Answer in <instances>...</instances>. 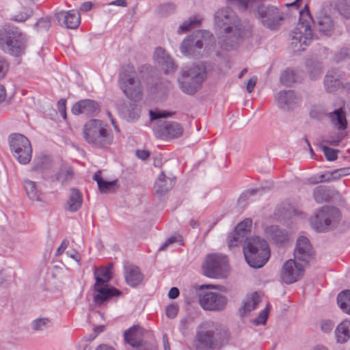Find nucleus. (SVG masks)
<instances>
[{"mask_svg":"<svg viewBox=\"0 0 350 350\" xmlns=\"http://www.w3.org/2000/svg\"><path fill=\"white\" fill-rule=\"evenodd\" d=\"M214 25L218 43L224 50L236 49L244 40L252 36L251 25L241 21L228 7L215 12Z\"/></svg>","mask_w":350,"mask_h":350,"instance_id":"f257e3e1","label":"nucleus"},{"mask_svg":"<svg viewBox=\"0 0 350 350\" xmlns=\"http://www.w3.org/2000/svg\"><path fill=\"white\" fill-rule=\"evenodd\" d=\"M228 339L226 329L212 321H206L196 327L193 347L196 350H214L226 344Z\"/></svg>","mask_w":350,"mask_h":350,"instance_id":"f03ea898","label":"nucleus"},{"mask_svg":"<svg viewBox=\"0 0 350 350\" xmlns=\"http://www.w3.org/2000/svg\"><path fill=\"white\" fill-rule=\"evenodd\" d=\"M207 77V68L204 62L187 65L180 71L178 82L183 92L193 95L198 92Z\"/></svg>","mask_w":350,"mask_h":350,"instance_id":"7ed1b4c3","label":"nucleus"},{"mask_svg":"<svg viewBox=\"0 0 350 350\" xmlns=\"http://www.w3.org/2000/svg\"><path fill=\"white\" fill-rule=\"evenodd\" d=\"M112 264L107 267H95L94 275L96 282L94 285L93 301L96 306L105 305L111 297H118L122 292L107 283L111 280Z\"/></svg>","mask_w":350,"mask_h":350,"instance_id":"20e7f679","label":"nucleus"},{"mask_svg":"<svg viewBox=\"0 0 350 350\" xmlns=\"http://www.w3.org/2000/svg\"><path fill=\"white\" fill-rule=\"evenodd\" d=\"M243 250L246 262L253 268L262 267L270 257L267 242L259 237L247 238Z\"/></svg>","mask_w":350,"mask_h":350,"instance_id":"39448f33","label":"nucleus"},{"mask_svg":"<svg viewBox=\"0 0 350 350\" xmlns=\"http://www.w3.org/2000/svg\"><path fill=\"white\" fill-rule=\"evenodd\" d=\"M85 140L92 147L106 148L113 142V135L107 129L103 121L92 119L83 126Z\"/></svg>","mask_w":350,"mask_h":350,"instance_id":"423d86ee","label":"nucleus"},{"mask_svg":"<svg viewBox=\"0 0 350 350\" xmlns=\"http://www.w3.org/2000/svg\"><path fill=\"white\" fill-rule=\"evenodd\" d=\"M299 21L291 33V44L296 51H304L313 39L310 21L312 20L307 5L299 12Z\"/></svg>","mask_w":350,"mask_h":350,"instance_id":"0eeeda50","label":"nucleus"},{"mask_svg":"<svg viewBox=\"0 0 350 350\" xmlns=\"http://www.w3.org/2000/svg\"><path fill=\"white\" fill-rule=\"evenodd\" d=\"M26 36L16 27L0 28V49L16 57L25 53Z\"/></svg>","mask_w":350,"mask_h":350,"instance_id":"6e6552de","label":"nucleus"},{"mask_svg":"<svg viewBox=\"0 0 350 350\" xmlns=\"http://www.w3.org/2000/svg\"><path fill=\"white\" fill-rule=\"evenodd\" d=\"M265 0L256 1V5L250 11L260 21L262 25L271 31H277L284 19V13L272 5H263Z\"/></svg>","mask_w":350,"mask_h":350,"instance_id":"1a4fd4ad","label":"nucleus"},{"mask_svg":"<svg viewBox=\"0 0 350 350\" xmlns=\"http://www.w3.org/2000/svg\"><path fill=\"white\" fill-rule=\"evenodd\" d=\"M213 36L206 30H198L186 37L182 42L180 50L185 56L198 57L202 55L204 46L212 43Z\"/></svg>","mask_w":350,"mask_h":350,"instance_id":"9d476101","label":"nucleus"},{"mask_svg":"<svg viewBox=\"0 0 350 350\" xmlns=\"http://www.w3.org/2000/svg\"><path fill=\"white\" fill-rule=\"evenodd\" d=\"M340 219L341 214L338 208L325 206L310 219V223L313 228L317 231L323 232L337 226Z\"/></svg>","mask_w":350,"mask_h":350,"instance_id":"9b49d317","label":"nucleus"},{"mask_svg":"<svg viewBox=\"0 0 350 350\" xmlns=\"http://www.w3.org/2000/svg\"><path fill=\"white\" fill-rule=\"evenodd\" d=\"M135 72L131 68L122 70L119 75V85L124 94L131 100L140 99L142 86L135 77Z\"/></svg>","mask_w":350,"mask_h":350,"instance_id":"f8f14e48","label":"nucleus"},{"mask_svg":"<svg viewBox=\"0 0 350 350\" xmlns=\"http://www.w3.org/2000/svg\"><path fill=\"white\" fill-rule=\"evenodd\" d=\"M10 146L14 157L21 164L29 163L32 149L29 139L21 134H13L10 137Z\"/></svg>","mask_w":350,"mask_h":350,"instance_id":"ddd939ff","label":"nucleus"},{"mask_svg":"<svg viewBox=\"0 0 350 350\" xmlns=\"http://www.w3.org/2000/svg\"><path fill=\"white\" fill-rule=\"evenodd\" d=\"M228 270L226 257L219 254H209L202 265V271L208 278H219L225 276Z\"/></svg>","mask_w":350,"mask_h":350,"instance_id":"4468645a","label":"nucleus"},{"mask_svg":"<svg viewBox=\"0 0 350 350\" xmlns=\"http://www.w3.org/2000/svg\"><path fill=\"white\" fill-rule=\"evenodd\" d=\"M144 329L139 325H133L124 333L125 342L137 350H155L154 347L144 340Z\"/></svg>","mask_w":350,"mask_h":350,"instance_id":"2eb2a0df","label":"nucleus"},{"mask_svg":"<svg viewBox=\"0 0 350 350\" xmlns=\"http://www.w3.org/2000/svg\"><path fill=\"white\" fill-rule=\"evenodd\" d=\"M199 302L205 310L221 311L226 308L228 299L218 293L206 292L200 295Z\"/></svg>","mask_w":350,"mask_h":350,"instance_id":"dca6fc26","label":"nucleus"},{"mask_svg":"<svg viewBox=\"0 0 350 350\" xmlns=\"http://www.w3.org/2000/svg\"><path fill=\"white\" fill-rule=\"evenodd\" d=\"M304 271V267L301 264L290 259L283 265L281 271V278L286 284H293L303 275Z\"/></svg>","mask_w":350,"mask_h":350,"instance_id":"f3484780","label":"nucleus"},{"mask_svg":"<svg viewBox=\"0 0 350 350\" xmlns=\"http://www.w3.org/2000/svg\"><path fill=\"white\" fill-rule=\"evenodd\" d=\"M275 98L278 106L284 110H292L298 107L301 101L300 96L291 90L280 91Z\"/></svg>","mask_w":350,"mask_h":350,"instance_id":"a211bd4d","label":"nucleus"},{"mask_svg":"<svg viewBox=\"0 0 350 350\" xmlns=\"http://www.w3.org/2000/svg\"><path fill=\"white\" fill-rule=\"evenodd\" d=\"M252 221L250 218L244 219L240 222L236 227L232 237H229L228 246L232 247L237 246L247 239L246 236L250 232Z\"/></svg>","mask_w":350,"mask_h":350,"instance_id":"6ab92c4d","label":"nucleus"},{"mask_svg":"<svg viewBox=\"0 0 350 350\" xmlns=\"http://www.w3.org/2000/svg\"><path fill=\"white\" fill-rule=\"evenodd\" d=\"M312 248L308 238L300 237L296 243L294 251L295 259L308 262L312 258Z\"/></svg>","mask_w":350,"mask_h":350,"instance_id":"aec40b11","label":"nucleus"},{"mask_svg":"<svg viewBox=\"0 0 350 350\" xmlns=\"http://www.w3.org/2000/svg\"><path fill=\"white\" fill-rule=\"evenodd\" d=\"M55 17L60 25H64L68 29L77 28L81 22L80 14L75 10L60 11L55 14Z\"/></svg>","mask_w":350,"mask_h":350,"instance_id":"412c9836","label":"nucleus"},{"mask_svg":"<svg viewBox=\"0 0 350 350\" xmlns=\"http://www.w3.org/2000/svg\"><path fill=\"white\" fill-rule=\"evenodd\" d=\"M98 111V105L94 100L85 99L76 103L72 108V113L75 115L85 114L94 116Z\"/></svg>","mask_w":350,"mask_h":350,"instance_id":"4be33fe9","label":"nucleus"},{"mask_svg":"<svg viewBox=\"0 0 350 350\" xmlns=\"http://www.w3.org/2000/svg\"><path fill=\"white\" fill-rule=\"evenodd\" d=\"M125 281L131 287H135L144 280V275L139 268L134 265H125L124 268Z\"/></svg>","mask_w":350,"mask_h":350,"instance_id":"5701e85b","label":"nucleus"},{"mask_svg":"<svg viewBox=\"0 0 350 350\" xmlns=\"http://www.w3.org/2000/svg\"><path fill=\"white\" fill-rule=\"evenodd\" d=\"M154 56L165 74L172 72L176 70L177 66L174 59L162 48H157L155 50Z\"/></svg>","mask_w":350,"mask_h":350,"instance_id":"b1692460","label":"nucleus"},{"mask_svg":"<svg viewBox=\"0 0 350 350\" xmlns=\"http://www.w3.org/2000/svg\"><path fill=\"white\" fill-rule=\"evenodd\" d=\"M332 125L339 131L343 132L348 126L346 112L342 107L335 109L327 115Z\"/></svg>","mask_w":350,"mask_h":350,"instance_id":"393cba45","label":"nucleus"},{"mask_svg":"<svg viewBox=\"0 0 350 350\" xmlns=\"http://www.w3.org/2000/svg\"><path fill=\"white\" fill-rule=\"evenodd\" d=\"M175 183V178L166 176L162 172L155 182L154 189L157 194L163 195L168 192Z\"/></svg>","mask_w":350,"mask_h":350,"instance_id":"a878e982","label":"nucleus"},{"mask_svg":"<svg viewBox=\"0 0 350 350\" xmlns=\"http://www.w3.org/2000/svg\"><path fill=\"white\" fill-rule=\"evenodd\" d=\"M342 85L341 75L336 70L329 71L324 78V87L327 92L336 91Z\"/></svg>","mask_w":350,"mask_h":350,"instance_id":"bb28decb","label":"nucleus"},{"mask_svg":"<svg viewBox=\"0 0 350 350\" xmlns=\"http://www.w3.org/2000/svg\"><path fill=\"white\" fill-rule=\"evenodd\" d=\"M314 23L316 29L325 36H329L334 29V21L328 15L318 17Z\"/></svg>","mask_w":350,"mask_h":350,"instance_id":"cd10ccee","label":"nucleus"},{"mask_svg":"<svg viewBox=\"0 0 350 350\" xmlns=\"http://www.w3.org/2000/svg\"><path fill=\"white\" fill-rule=\"evenodd\" d=\"M267 236L277 245L282 244L288 240V233L278 226H270L265 229Z\"/></svg>","mask_w":350,"mask_h":350,"instance_id":"c85d7f7f","label":"nucleus"},{"mask_svg":"<svg viewBox=\"0 0 350 350\" xmlns=\"http://www.w3.org/2000/svg\"><path fill=\"white\" fill-rule=\"evenodd\" d=\"M82 203L83 197L81 193L77 189H71L66 209L70 212H76L81 207Z\"/></svg>","mask_w":350,"mask_h":350,"instance_id":"c756f323","label":"nucleus"},{"mask_svg":"<svg viewBox=\"0 0 350 350\" xmlns=\"http://www.w3.org/2000/svg\"><path fill=\"white\" fill-rule=\"evenodd\" d=\"M162 134L172 138H177L182 135L183 129L180 124L176 122H165L161 126Z\"/></svg>","mask_w":350,"mask_h":350,"instance_id":"7c9ffc66","label":"nucleus"},{"mask_svg":"<svg viewBox=\"0 0 350 350\" xmlns=\"http://www.w3.org/2000/svg\"><path fill=\"white\" fill-rule=\"evenodd\" d=\"M120 116L127 121H134L140 116V109L135 103H130L122 107L120 111Z\"/></svg>","mask_w":350,"mask_h":350,"instance_id":"2f4dec72","label":"nucleus"},{"mask_svg":"<svg viewBox=\"0 0 350 350\" xmlns=\"http://www.w3.org/2000/svg\"><path fill=\"white\" fill-rule=\"evenodd\" d=\"M335 333L338 342H347L350 337V321L345 320L340 323L336 327Z\"/></svg>","mask_w":350,"mask_h":350,"instance_id":"473e14b6","label":"nucleus"},{"mask_svg":"<svg viewBox=\"0 0 350 350\" xmlns=\"http://www.w3.org/2000/svg\"><path fill=\"white\" fill-rule=\"evenodd\" d=\"M261 301L260 297L257 293H254L250 297H248L244 302L243 308L240 310L242 316L247 314V312L255 310Z\"/></svg>","mask_w":350,"mask_h":350,"instance_id":"72a5a7b5","label":"nucleus"},{"mask_svg":"<svg viewBox=\"0 0 350 350\" xmlns=\"http://www.w3.org/2000/svg\"><path fill=\"white\" fill-rule=\"evenodd\" d=\"M52 167V160L49 156H40L35 159L33 170L42 174Z\"/></svg>","mask_w":350,"mask_h":350,"instance_id":"f704fd0d","label":"nucleus"},{"mask_svg":"<svg viewBox=\"0 0 350 350\" xmlns=\"http://www.w3.org/2000/svg\"><path fill=\"white\" fill-rule=\"evenodd\" d=\"M24 187L29 199L36 201L40 200L41 192L38 189L36 182L26 179L24 180Z\"/></svg>","mask_w":350,"mask_h":350,"instance_id":"c9c22d12","label":"nucleus"},{"mask_svg":"<svg viewBox=\"0 0 350 350\" xmlns=\"http://www.w3.org/2000/svg\"><path fill=\"white\" fill-rule=\"evenodd\" d=\"M74 177V172L72 167L67 165H62L59 171L57 173L55 178L62 184L70 181Z\"/></svg>","mask_w":350,"mask_h":350,"instance_id":"e433bc0d","label":"nucleus"},{"mask_svg":"<svg viewBox=\"0 0 350 350\" xmlns=\"http://www.w3.org/2000/svg\"><path fill=\"white\" fill-rule=\"evenodd\" d=\"M337 303L344 312L350 314V290L340 293L337 297Z\"/></svg>","mask_w":350,"mask_h":350,"instance_id":"4c0bfd02","label":"nucleus"},{"mask_svg":"<svg viewBox=\"0 0 350 350\" xmlns=\"http://www.w3.org/2000/svg\"><path fill=\"white\" fill-rule=\"evenodd\" d=\"M313 198L317 203L327 202L330 198L329 189L325 186L317 187L313 191Z\"/></svg>","mask_w":350,"mask_h":350,"instance_id":"58836bf2","label":"nucleus"},{"mask_svg":"<svg viewBox=\"0 0 350 350\" xmlns=\"http://www.w3.org/2000/svg\"><path fill=\"white\" fill-rule=\"evenodd\" d=\"M201 22V20L196 16L190 17L187 21H185L180 27L177 32L178 33H186L190 29L198 26Z\"/></svg>","mask_w":350,"mask_h":350,"instance_id":"ea45409f","label":"nucleus"},{"mask_svg":"<svg viewBox=\"0 0 350 350\" xmlns=\"http://www.w3.org/2000/svg\"><path fill=\"white\" fill-rule=\"evenodd\" d=\"M51 326V320L48 318H38L31 323V328L34 331H43Z\"/></svg>","mask_w":350,"mask_h":350,"instance_id":"a19ab883","label":"nucleus"},{"mask_svg":"<svg viewBox=\"0 0 350 350\" xmlns=\"http://www.w3.org/2000/svg\"><path fill=\"white\" fill-rule=\"evenodd\" d=\"M296 81L295 74L293 70H284L280 76V82L286 86H291Z\"/></svg>","mask_w":350,"mask_h":350,"instance_id":"79ce46f5","label":"nucleus"},{"mask_svg":"<svg viewBox=\"0 0 350 350\" xmlns=\"http://www.w3.org/2000/svg\"><path fill=\"white\" fill-rule=\"evenodd\" d=\"M157 11L161 16H167L170 14L174 13L176 11V5L172 3H165L160 5Z\"/></svg>","mask_w":350,"mask_h":350,"instance_id":"37998d69","label":"nucleus"},{"mask_svg":"<svg viewBox=\"0 0 350 350\" xmlns=\"http://www.w3.org/2000/svg\"><path fill=\"white\" fill-rule=\"evenodd\" d=\"M348 175H350V167H342L330 172L327 180H336Z\"/></svg>","mask_w":350,"mask_h":350,"instance_id":"c03bdc74","label":"nucleus"},{"mask_svg":"<svg viewBox=\"0 0 350 350\" xmlns=\"http://www.w3.org/2000/svg\"><path fill=\"white\" fill-rule=\"evenodd\" d=\"M339 14L347 19H350V1H342L337 5Z\"/></svg>","mask_w":350,"mask_h":350,"instance_id":"a18cd8bd","label":"nucleus"},{"mask_svg":"<svg viewBox=\"0 0 350 350\" xmlns=\"http://www.w3.org/2000/svg\"><path fill=\"white\" fill-rule=\"evenodd\" d=\"M345 135V133L340 131L335 135L326 136L323 139V142L331 146H336L339 144V143L344 139Z\"/></svg>","mask_w":350,"mask_h":350,"instance_id":"49530a36","label":"nucleus"},{"mask_svg":"<svg viewBox=\"0 0 350 350\" xmlns=\"http://www.w3.org/2000/svg\"><path fill=\"white\" fill-rule=\"evenodd\" d=\"M98 186L101 193L113 192L117 187V180L105 181L103 180Z\"/></svg>","mask_w":350,"mask_h":350,"instance_id":"de8ad7c7","label":"nucleus"},{"mask_svg":"<svg viewBox=\"0 0 350 350\" xmlns=\"http://www.w3.org/2000/svg\"><path fill=\"white\" fill-rule=\"evenodd\" d=\"M322 150L327 161H334L337 159L338 150L333 149L326 146H323Z\"/></svg>","mask_w":350,"mask_h":350,"instance_id":"09e8293b","label":"nucleus"},{"mask_svg":"<svg viewBox=\"0 0 350 350\" xmlns=\"http://www.w3.org/2000/svg\"><path fill=\"white\" fill-rule=\"evenodd\" d=\"M269 313V304H267L266 308L259 313L258 316L254 320V323L256 325L265 324L267 322V319Z\"/></svg>","mask_w":350,"mask_h":350,"instance_id":"8fccbe9b","label":"nucleus"},{"mask_svg":"<svg viewBox=\"0 0 350 350\" xmlns=\"http://www.w3.org/2000/svg\"><path fill=\"white\" fill-rule=\"evenodd\" d=\"M182 237L180 235L178 236H172L168 238L159 247V251H165L167 250L168 246L174 243L181 241Z\"/></svg>","mask_w":350,"mask_h":350,"instance_id":"3c124183","label":"nucleus"},{"mask_svg":"<svg viewBox=\"0 0 350 350\" xmlns=\"http://www.w3.org/2000/svg\"><path fill=\"white\" fill-rule=\"evenodd\" d=\"M172 115V113H169L165 111H150V116L152 120H158L160 118H166Z\"/></svg>","mask_w":350,"mask_h":350,"instance_id":"603ef678","label":"nucleus"},{"mask_svg":"<svg viewBox=\"0 0 350 350\" xmlns=\"http://www.w3.org/2000/svg\"><path fill=\"white\" fill-rule=\"evenodd\" d=\"M9 64L6 59L3 57H0V79L5 76Z\"/></svg>","mask_w":350,"mask_h":350,"instance_id":"864d4df0","label":"nucleus"},{"mask_svg":"<svg viewBox=\"0 0 350 350\" xmlns=\"http://www.w3.org/2000/svg\"><path fill=\"white\" fill-rule=\"evenodd\" d=\"M178 307L176 304H170L166 308V315L168 318L174 319L178 314Z\"/></svg>","mask_w":350,"mask_h":350,"instance_id":"5fc2aeb1","label":"nucleus"},{"mask_svg":"<svg viewBox=\"0 0 350 350\" xmlns=\"http://www.w3.org/2000/svg\"><path fill=\"white\" fill-rule=\"evenodd\" d=\"M334 326V325L331 321H322L321 325V329L324 332H330L333 329Z\"/></svg>","mask_w":350,"mask_h":350,"instance_id":"6e6d98bb","label":"nucleus"},{"mask_svg":"<svg viewBox=\"0 0 350 350\" xmlns=\"http://www.w3.org/2000/svg\"><path fill=\"white\" fill-rule=\"evenodd\" d=\"M69 241L67 239L63 240L60 246L57 249L55 255L60 256L63 254L65 250L68 247Z\"/></svg>","mask_w":350,"mask_h":350,"instance_id":"4d7b16f0","label":"nucleus"},{"mask_svg":"<svg viewBox=\"0 0 350 350\" xmlns=\"http://www.w3.org/2000/svg\"><path fill=\"white\" fill-rule=\"evenodd\" d=\"M257 82V77H252L250 78L247 83V91L249 93H251L256 84Z\"/></svg>","mask_w":350,"mask_h":350,"instance_id":"13d9d810","label":"nucleus"},{"mask_svg":"<svg viewBox=\"0 0 350 350\" xmlns=\"http://www.w3.org/2000/svg\"><path fill=\"white\" fill-rule=\"evenodd\" d=\"M136 155L139 159L146 160L149 157L150 152L146 150H137L136 151Z\"/></svg>","mask_w":350,"mask_h":350,"instance_id":"bf43d9fd","label":"nucleus"},{"mask_svg":"<svg viewBox=\"0 0 350 350\" xmlns=\"http://www.w3.org/2000/svg\"><path fill=\"white\" fill-rule=\"evenodd\" d=\"M36 25L40 27L49 29L50 27V21L46 18H41L38 21Z\"/></svg>","mask_w":350,"mask_h":350,"instance_id":"052dcab7","label":"nucleus"},{"mask_svg":"<svg viewBox=\"0 0 350 350\" xmlns=\"http://www.w3.org/2000/svg\"><path fill=\"white\" fill-rule=\"evenodd\" d=\"M329 178V172L325 174L320 175L318 178H314V183H322V182H330L331 180H328L327 178Z\"/></svg>","mask_w":350,"mask_h":350,"instance_id":"680f3d73","label":"nucleus"},{"mask_svg":"<svg viewBox=\"0 0 350 350\" xmlns=\"http://www.w3.org/2000/svg\"><path fill=\"white\" fill-rule=\"evenodd\" d=\"M179 295V290L176 287H172L170 288L168 293V297L170 299H176Z\"/></svg>","mask_w":350,"mask_h":350,"instance_id":"e2e57ef3","label":"nucleus"},{"mask_svg":"<svg viewBox=\"0 0 350 350\" xmlns=\"http://www.w3.org/2000/svg\"><path fill=\"white\" fill-rule=\"evenodd\" d=\"M66 101L65 99H60L57 103L58 110L59 113H65L66 109Z\"/></svg>","mask_w":350,"mask_h":350,"instance_id":"0e129e2a","label":"nucleus"},{"mask_svg":"<svg viewBox=\"0 0 350 350\" xmlns=\"http://www.w3.org/2000/svg\"><path fill=\"white\" fill-rule=\"evenodd\" d=\"M108 5H117V6H121V7H126L127 2L126 0H116V1H111Z\"/></svg>","mask_w":350,"mask_h":350,"instance_id":"69168bd1","label":"nucleus"},{"mask_svg":"<svg viewBox=\"0 0 350 350\" xmlns=\"http://www.w3.org/2000/svg\"><path fill=\"white\" fill-rule=\"evenodd\" d=\"M6 96L5 88L2 84H0V103L5 101Z\"/></svg>","mask_w":350,"mask_h":350,"instance_id":"338daca9","label":"nucleus"},{"mask_svg":"<svg viewBox=\"0 0 350 350\" xmlns=\"http://www.w3.org/2000/svg\"><path fill=\"white\" fill-rule=\"evenodd\" d=\"M92 8V3L90 1H87L83 3H82L81 6V10L83 12H88L90 11Z\"/></svg>","mask_w":350,"mask_h":350,"instance_id":"774afa93","label":"nucleus"}]
</instances>
